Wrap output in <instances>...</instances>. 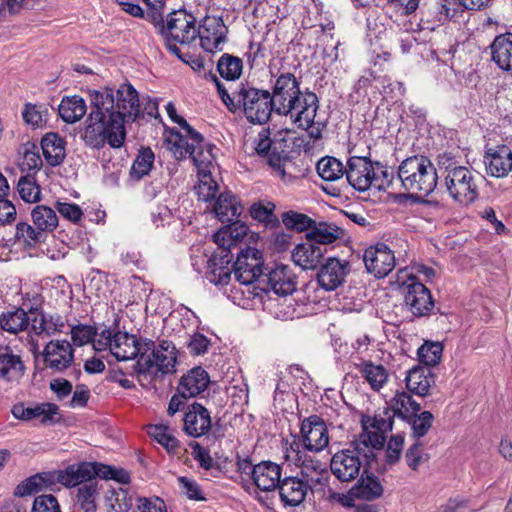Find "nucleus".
<instances>
[{
  "label": "nucleus",
  "mask_w": 512,
  "mask_h": 512,
  "mask_svg": "<svg viewBox=\"0 0 512 512\" xmlns=\"http://www.w3.org/2000/svg\"><path fill=\"white\" fill-rule=\"evenodd\" d=\"M31 217L34 225L43 233L51 232L58 226V216L56 212L48 206H36L31 212Z\"/></svg>",
  "instance_id": "obj_47"
},
{
  "label": "nucleus",
  "mask_w": 512,
  "mask_h": 512,
  "mask_svg": "<svg viewBox=\"0 0 512 512\" xmlns=\"http://www.w3.org/2000/svg\"><path fill=\"white\" fill-rule=\"evenodd\" d=\"M30 317L22 308L5 311L0 314V328L10 334H18L25 331L30 325Z\"/></svg>",
  "instance_id": "obj_36"
},
{
  "label": "nucleus",
  "mask_w": 512,
  "mask_h": 512,
  "mask_svg": "<svg viewBox=\"0 0 512 512\" xmlns=\"http://www.w3.org/2000/svg\"><path fill=\"white\" fill-rule=\"evenodd\" d=\"M242 60L230 54H223L217 63L219 74L226 80L238 79L242 74Z\"/></svg>",
  "instance_id": "obj_53"
},
{
  "label": "nucleus",
  "mask_w": 512,
  "mask_h": 512,
  "mask_svg": "<svg viewBox=\"0 0 512 512\" xmlns=\"http://www.w3.org/2000/svg\"><path fill=\"white\" fill-rule=\"evenodd\" d=\"M54 484L53 473H41L29 477L22 483H20L14 494L19 497L32 495L41 490L48 489Z\"/></svg>",
  "instance_id": "obj_40"
},
{
  "label": "nucleus",
  "mask_w": 512,
  "mask_h": 512,
  "mask_svg": "<svg viewBox=\"0 0 512 512\" xmlns=\"http://www.w3.org/2000/svg\"><path fill=\"white\" fill-rule=\"evenodd\" d=\"M278 490L284 505L298 506L305 500L309 484L305 483L298 475L289 476L281 480Z\"/></svg>",
  "instance_id": "obj_25"
},
{
  "label": "nucleus",
  "mask_w": 512,
  "mask_h": 512,
  "mask_svg": "<svg viewBox=\"0 0 512 512\" xmlns=\"http://www.w3.org/2000/svg\"><path fill=\"white\" fill-rule=\"evenodd\" d=\"M268 285L275 294L287 296L296 290V277L292 270L285 265H279L268 274Z\"/></svg>",
  "instance_id": "obj_28"
},
{
  "label": "nucleus",
  "mask_w": 512,
  "mask_h": 512,
  "mask_svg": "<svg viewBox=\"0 0 512 512\" xmlns=\"http://www.w3.org/2000/svg\"><path fill=\"white\" fill-rule=\"evenodd\" d=\"M70 334L73 343L77 346H83L90 342H92V345L94 346V340L99 336V333L96 332V329L93 326L85 324L73 326Z\"/></svg>",
  "instance_id": "obj_63"
},
{
  "label": "nucleus",
  "mask_w": 512,
  "mask_h": 512,
  "mask_svg": "<svg viewBox=\"0 0 512 512\" xmlns=\"http://www.w3.org/2000/svg\"><path fill=\"white\" fill-rule=\"evenodd\" d=\"M433 9L435 20L441 23L456 18L460 13L459 1L457 2L456 0H439Z\"/></svg>",
  "instance_id": "obj_62"
},
{
  "label": "nucleus",
  "mask_w": 512,
  "mask_h": 512,
  "mask_svg": "<svg viewBox=\"0 0 512 512\" xmlns=\"http://www.w3.org/2000/svg\"><path fill=\"white\" fill-rule=\"evenodd\" d=\"M25 366L21 357L8 347H0V378L6 382L18 383L24 375Z\"/></svg>",
  "instance_id": "obj_27"
},
{
  "label": "nucleus",
  "mask_w": 512,
  "mask_h": 512,
  "mask_svg": "<svg viewBox=\"0 0 512 512\" xmlns=\"http://www.w3.org/2000/svg\"><path fill=\"white\" fill-rule=\"evenodd\" d=\"M304 448L311 452H321L329 444V432L326 423L317 415L305 418L300 427Z\"/></svg>",
  "instance_id": "obj_13"
},
{
  "label": "nucleus",
  "mask_w": 512,
  "mask_h": 512,
  "mask_svg": "<svg viewBox=\"0 0 512 512\" xmlns=\"http://www.w3.org/2000/svg\"><path fill=\"white\" fill-rule=\"evenodd\" d=\"M17 190L21 199L27 203H36L41 199L40 186L32 173H27L19 178Z\"/></svg>",
  "instance_id": "obj_51"
},
{
  "label": "nucleus",
  "mask_w": 512,
  "mask_h": 512,
  "mask_svg": "<svg viewBox=\"0 0 512 512\" xmlns=\"http://www.w3.org/2000/svg\"><path fill=\"white\" fill-rule=\"evenodd\" d=\"M285 459L300 468L299 477L303 478L317 469L322 470L325 466L321 461L313 459L299 450V444L294 441L285 451Z\"/></svg>",
  "instance_id": "obj_34"
},
{
  "label": "nucleus",
  "mask_w": 512,
  "mask_h": 512,
  "mask_svg": "<svg viewBox=\"0 0 512 512\" xmlns=\"http://www.w3.org/2000/svg\"><path fill=\"white\" fill-rule=\"evenodd\" d=\"M235 97L251 123L267 122L274 111L273 99L267 90L242 86L235 91Z\"/></svg>",
  "instance_id": "obj_7"
},
{
  "label": "nucleus",
  "mask_w": 512,
  "mask_h": 512,
  "mask_svg": "<svg viewBox=\"0 0 512 512\" xmlns=\"http://www.w3.org/2000/svg\"><path fill=\"white\" fill-rule=\"evenodd\" d=\"M44 365L53 372H63L74 360V350L67 340H51L42 352Z\"/></svg>",
  "instance_id": "obj_17"
},
{
  "label": "nucleus",
  "mask_w": 512,
  "mask_h": 512,
  "mask_svg": "<svg viewBox=\"0 0 512 512\" xmlns=\"http://www.w3.org/2000/svg\"><path fill=\"white\" fill-rule=\"evenodd\" d=\"M302 93L299 82L294 74L289 72L280 74L275 80L273 93L271 94L274 111L277 114H281Z\"/></svg>",
  "instance_id": "obj_16"
},
{
  "label": "nucleus",
  "mask_w": 512,
  "mask_h": 512,
  "mask_svg": "<svg viewBox=\"0 0 512 512\" xmlns=\"http://www.w3.org/2000/svg\"><path fill=\"white\" fill-rule=\"evenodd\" d=\"M362 428L374 429L384 434L392 430L393 418L390 408L385 407L374 416L365 415L361 419Z\"/></svg>",
  "instance_id": "obj_50"
},
{
  "label": "nucleus",
  "mask_w": 512,
  "mask_h": 512,
  "mask_svg": "<svg viewBox=\"0 0 512 512\" xmlns=\"http://www.w3.org/2000/svg\"><path fill=\"white\" fill-rule=\"evenodd\" d=\"M347 273V262H341L336 258H329L321 266L317 274V280L323 289L333 291L344 282Z\"/></svg>",
  "instance_id": "obj_23"
},
{
  "label": "nucleus",
  "mask_w": 512,
  "mask_h": 512,
  "mask_svg": "<svg viewBox=\"0 0 512 512\" xmlns=\"http://www.w3.org/2000/svg\"><path fill=\"white\" fill-rule=\"evenodd\" d=\"M43 156L52 167L60 165L66 156V141L57 133H47L41 139Z\"/></svg>",
  "instance_id": "obj_29"
},
{
  "label": "nucleus",
  "mask_w": 512,
  "mask_h": 512,
  "mask_svg": "<svg viewBox=\"0 0 512 512\" xmlns=\"http://www.w3.org/2000/svg\"><path fill=\"white\" fill-rule=\"evenodd\" d=\"M213 211L221 222H232L241 215L243 207L231 192H225L216 200Z\"/></svg>",
  "instance_id": "obj_32"
},
{
  "label": "nucleus",
  "mask_w": 512,
  "mask_h": 512,
  "mask_svg": "<svg viewBox=\"0 0 512 512\" xmlns=\"http://www.w3.org/2000/svg\"><path fill=\"white\" fill-rule=\"evenodd\" d=\"M43 237V232L28 223L21 222L16 225L15 238L27 248H34L43 240Z\"/></svg>",
  "instance_id": "obj_54"
},
{
  "label": "nucleus",
  "mask_w": 512,
  "mask_h": 512,
  "mask_svg": "<svg viewBox=\"0 0 512 512\" xmlns=\"http://www.w3.org/2000/svg\"><path fill=\"white\" fill-rule=\"evenodd\" d=\"M434 416L429 411H422L415 413L408 418V423L411 427V435L419 440L425 436L432 427Z\"/></svg>",
  "instance_id": "obj_56"
},
{
  "label": "nucleus",
  "mask_w": 512,
  "mask_h": 512,
  "mask_svg": "<svg viewBox=\"0 0 512 512\" xmlns=\"http://www.w3.org/2000/svg\"><path fill=\"white\" fill-rule=\"evenodd\" d=\"M405 304L418 317L428 314L434 306L429 289L419 281L406 284Z\"/></svg>",
  "instance_id": "obj_21"
},
{
  "label": "nucleus",
  "mask_w": 512,
  "mask_h": 512,
  "mask_svg": "<svg viewBox=\"0 0 512 512\" xmlns=\"http://www.w3.org/2000/svg\"><path fill=\"white\" fill-rule=\"evenodd\" d=\"M195 145L190 151L189 157L192 158L193 163L197 167L198 173H210L215 159L212 150L213 145L205 143L204 138L201 136V141H194Z\"/></svg>",
  "instance_id": "obj_38"
},
{
  "label": "nucleus",
  "mask_w": 512,
  "mask_h": 512,
  "mask_svg": "<svg viewBox=\"0 0 512 512\" xmlns=\"http://www.w3.org/2000/svg\"><path fill=\"white\" fill-rule=\"evenodd\" d=\"M233 255L225 249L215 252L207 262L206 278L215 285H227L231 279Z\"/></svg>",
  "instance_id": "obj_22"
},
{
  "label": "nucleus",
  "mask_w": 512,
  "mask_h": 512,
  "mask_svg": "<svg viewBox=\"0 0 512 512\" xmlns=\"http://www.w3.org/2000/svg\"><path fill=\"white\" fill-rule=\"evenodd\" d=\"M168 143L171 144V150L178 159L189 157L190 151L195 145V142H193L187 131H185L184 135L172 133L168 139Z\"/></svg>",
  "instance_id": "obj_59"
},
{
  "label": "nucleus",
  "mask_w": 512,
  "mask_h": 512,
  "mask_svg": "<svg viewBox=\"0 0 512 512\" xmlns=\"http://www.w3.org/2000/svg\"><path fill=\"white\" fill-rule=\"evenodd\" d=\"M318 108L319 101L316 94L303 92L280 115L289 116L298 128L307 130L313 126Z\"/></svg>",
  "instance_id": "obj_10"
},
{
  "label": "nucleus",
  "mask_w": 512,
  "mask_h": 512,
  "mask_svg": "<svg viewBox=\"0 0 512 512\" xmlns=\"http://www.w3.org/2000/svg\"><path fill=\"white\" fill-rule=\"evenodd\" d=\"M398 178L413 199L428 196L438 184L437 169L425 156H412L403 160L398 167Z\"/></svg>",
  "instance_id": "obj_2"
},
{
  "label": "nucleus",
  "mask_w": 512,
  "mask_h": 512,
  "mask_svg": "<svg viewBox=\"0 0 512 512\" xmlns=\"http://www.w3.org/2000/svg\"><path fill=\"white\" fill-rule=\"evenodd\" d=\"M343 234V231L333 223H319L307 232V240L317 245H326L335 242Z\"/></svg>",
  "instance_id": "obj_41"
},
{
  "label": "nucleus",
  "mask_w": 512,
  "mask_h": 512,
  "mask_svg": "<svg viewBox=\"0 0 512 512\" xmlns=\"http://www.w3.org/2000/svg\"><path fill=\"white\" fill-rule=\"evenodd\" d=\"M429 459V454L425 451L423 443L419 440H416L405 454L406 463L413 471L418 470L419 467L428 462Z\"/></svg>",
  "instance_id": "obj_61"
},
{
  "label": "nucleus",
  "mask_w": 512,
  "mask_h": 512,
  "mask_svg": "<svg viewBox=\"0 0 512 512\" xmlns=\"http://www.w3.org/2000/svg\"><path fill=\"white\" fill-rule=\"evenodd\" d=\"M54 484L53 473H41L29 477L22 483H20L14 494L19 497L32 495L41 490L48 489Z\"/></svg>",
  "instance_id": "obj_39"
},
{
  "label": "nucleus",
  "mask_w": 512,
  "mask_h": 512,
  "mask_svg": "<svg viewBox=\"0 0 512 512\" xmlns=\"http://www.w3.org/2000/svg\"><path fill=\"white\" fill-rule=\"evenodd\" d=\"M210 412L200 403L194 402L188 406L183 418L184 432L194 438L206 435L211 429Z\"/></svg>",
  "instance_id": "obj_19"
},
{
  "label": "nucleus",
  "mask_w": 512,
  "mask_h": 512,
  "mask_svg": "<svg viewBox=\"0 0 512 512\" xmlns=\"http://www.w3.org/2000/svg\"><path fill=\"white\" fill-rule=\"evenodd\" d=\"M390 409L394 412V415L408 419L415 413L420 412L421 406L411 395L402 391L397 392L390 400Z\"/></svg>",
  "instance_id": "obj_45"
},
{
  "label": "nucleus",
  "mask_w": 512,
  "mask_h": 512,
  "mask_svg": "<svg viewBox=\"0 0 512 512\" xmlns=\"http://www.w3.org/2000/svg\"><path fill=\"white\" fill-rule=\"evenodd\" d=\"M163 35L169 51L173 54L180 53L177 43L189 44L196 39V20L192 14L185 10H177L169 13Z\"/></svg>",
  "instance_id": "obj_8"
},
{
  "label": "nucleus",
  "mask_w": 512,
  "mask_h": 512,
  "mask_svg": "<svg viewBox=\"0 0 512 512\" xmlns=\"http://www.w3.org/2000/svg\"><path fill=\"white\" fill-rule=\"evenodd\" d=\"M198 185L195 187L199 200L208 202L212 200L218 192V184L212 178L210 173H198Z\"/></svg>",
  "instance_id": "obj_60"
},
{
  "label": "nucleus",
  "mask_w": 512,
  "mask_h": 512,
  "mask_svg": "<svg viewBox=\"0 0 512 512\" xmlns=\"http://www.w3.org/2000/svg\"><path fill=\"white\" fill-rule=\"evenodd\" d=\"M275 205L271 202L254 203L251 206V217L259 222L264 223L266 227H275L279 224V219L274 213Z\"/></svg>",
  "instance_id": "obj_55"
},
{
  "label": "nucleus",
  "mask_w": 512,
  "mask_h": 512,
  "mask_svg": "<svg viewBox=\"0 0 512 512\" xmlns=\"http://www.w3.org/2000/svg\"><path fill=\"white\" fill-rule=\"evenodd\" d=\"M149 347V352L142 353L135 365L140 381L156 377L159 373L166 375L176 372L178 351L171 341L160 340L157 346L152 341Z\"/></svg>",
  "instance_id": "obj_5"
},
{
  "label": "nucleus",
  "mask_w": 512,
  "mask_h": 512,
  "mask_svg": "<svg viewBox=\"0 0 512 512\" xmlns=\"http://www.w3.org/2000/svg\"><path fill=\"white\" fill-rule=\"evenodd\" d=\"M360 372L375 391L380 390L388 381V372L381 364H374L370 361L363 362Z\"/></svg>",
  "instance_id": "obj_46"
},
{
  "label": "nucleus",
  "mask_w": 512,
  "mask_h": 512,
  "mask_svg": "<svg viewBox=\"0 0 512 512\" xmlns=\"http://www.w3.org/2000/svg\"><path fill=\"white\" fill-rule=\"evenodd\" d=\"M152 345L150 339H136L134 335L127 332H113L109 329H104L99 333V336L94 340V349L96 351H104L109 349L111 354L118 361H127L135 357H140L142 353L149 352Z\"/></svg>",
  "instance_id": "obj_6"
},
{
  "label": "nucleus",
  "mask_w": 512,
  "mask_h": 512,
  "mask_svg": "<svg viewBox=\"0 0 512 512\" xmlns=\"http://www.w3.org/2000/svg\"><path fill=\"white\" fill-rule=\"evenodd\" d=\"M325 252V248L307 240L293 249L291 257L295 265L303 270H312L320 264Z\"/></svg>",
  "instance_id": "obj_24"
},
{
  "label": "nucleus",
  "mask_w": 512,
  "mask_h": 512,
  "mask_svg": "<svg viewBox=\"0 0 512 512\" xmlns=\"http://www.w3.org/2000/svg\"><path fill=\"white\" fill-rule=\"evenodd\" d=\"M54 483H60L67 488L80 487L84 483L93 482L97 476V463L81 462L71 464L63 470L54 471Z\"/></svg>",
  "instance_id": "obj_18"
},
{
  "label": "nucleus",
  "mask_w": 512,
  "mask_h": 512,
  "mask_svg": "<svg viewBox=\"0 0 512 512\" xmlns=\"http://www.w3.org/2000/svg\"><path fill=\"white\" fill-rule=\"evenodd\" d=\"M235 278L244 285L254 283L263 273L261 251L253 247L241 250L234 263Z\"/></svg>",
  "instance_id": "obj_12"
},
{
  "label": "nucleus",
  "mask_w": 512,
  "mask_h": 512,
  "mask_svg": "<svg viewBox=\"0 0 512 512\" xmlns=\"http://www.w3.org/2000/svg\"><path fill=\"white\" fill-rule=\"evenodd\" d=\"M250 470L251 478L255 486L261 491H273L279 487L281 482L282 468L279 464L272 461H262L254 466L244 461L240 469Z\"/></svg>",
  "instance_id": "obj_14"
},
{
  "label": "nucleus",
  "mask_w": 512,
  "mask_h": 512,
  "mask_svg": "<svg viewBox=\"0 0 512 512\" xmlns=\"http://www.w3.org/2000/svg\"><path fill=\"white\" fill-rule=\"evenodd\" d=\"M316 169L324 181L333 182L345 175L346 167L337 158L326 156L318 161Z\"/></svg>",
  "instance_id": "obj_48"
},
{
  "label": "nucleus",
  "mask_w": 512,
  "mask_h": 512,
  "mask_svg": "<svg viewBox=\"0 0 512 512\" xmlns=\"http://www.w3.org/2000/svg\"><path fill=\"white\" fill-rule=\"evenodd\" d=\"M91 112L86 119L82 135L85 144L101 148L108 143L112 148L123 146L126 138L125 122H133L140 114L136 89L123 83L116 91V101L111 88L89 90Z\"/></svg>",
  "instance_id": "obj_1"
},
{
  "label": "nucleus",
  "mask_w": 512,
  "mask_h": 512,
  "mask_svg": "<svg viewBox=\"0 0 512 512\" xmlns=\"http://www.w3.org/2000/svg\"><path fill=\"white\" fill-rule=\"evenodd\" d=\"M98 495L99 488L96 481L84 483L76 490L75 504L84 512H96Z\"/></svg>",
  "instance_id": "obj_42"
},
{
  "label": "nucleus",
  "mask_w": 512,
  "mask_h": 512,
  "mask_svg": "<svg viewBox=\"0 0 512 512\" xmlns=\"http://www.w3.org/2000/svg\"><path fill=\"white\" fill-rule=\"evenodd\" d=\"M443 185L450 198L463 206L472 204L479 196L478 177L466 166L442 155L438 160Z\"/></svg>",
  "instance_id": "obj_3"
},
{
  "label": "nucleus",
  "mask_w": 512,
  "mask_h": 512,
  "mask_svg": "<svg viewBox=\"0 0 512 512\" xmlns=\"http://www.w3.org/2000/svg\"><path fill=\"white\" fill-rule=\"evenodd\" d=\"M484 164L488 175L505 177L512 171V150L506 145L488 148L484 154Z\"/></svg>",
  "instance_id": "obj_20"
},
{
  "label": "nucleus",
  "mask_w": 512,
  "mask_h": 512,
  "mask_svg": "<svg viewBox=\"0 0 512 512\" xmlns=\"http://www.w3.org/2000/svg\"><path fill=\"white\" fill-rule=\"evenodd\" d=\"M345 175L349 184L361 192L367 191L371 187L387 190L392 185L390 174L385 167L364 156L349 157Z\"/></svg>",
  "instance_id": "obj_4"
},
{
  "label": "nucleus",
  "mask_w": 512,
  "mask_h": 512,
  "mask_svg": "<svg viewBox=\"0 0 512 512\" xmlns=\"http://www.w3.org/2000/svg\"><path fill=\"white\" fill-rule=\"evenodd\" d=\"M155 155L150 148H142L133 161L130 175L135 180H140L148 175L153 167Z\"/></svg>",
  "instance_id": "obj_52"
},
{
  "label": "nucleus",
  "mask_w": 512,
  "mask_h": 512,
  "mask_svg": "<svg viewBox=\"0 0 512 512\" xmlns=\"http://www.w3.org/2000/svg\"><path fill=\"white\" fill-rule=\"evenodd\" d=\"M105 501L113 512H128L133 505L132 496L122 487L109 489Z\"/></svg>",
  "instance_id": "obj_49"
},
{
  "label": "nucleus",
  "mask_w": 512,
  "mask_h": 512,
  "mask_svg": "<svg viewBox=\"0 0 512 512\" xmlns=\"http://www.w3.org/2000/svg\"><path fill=\"white\" fill-rule=\"evenodd\" d=\"M87 111L85 100L79 95L66 96L59 105V115L66 123L79 121Z\"/></svg>",
  "instance_id": "obj_37"
},
{
  "label": "nucleus",
  "mask_w": 512,
  "mask_h": 512,
  "mask_svg": "<svg viewBox=\"0 0 512 512\" xmlns=\"http://www.w3.org/2000/svg\"><path fill=\"white\" fill-rule=\"evenodd\" d=\"M492 60L504 70H512V33H504L495 37L490 45Z\"/></svg>",
  "instance_id": "obj_30"
},
{
  "label": "nucleus",
  "mask_w": 512,
  "mask_h": 512,
  "mask_svg": "<svg viewBox=\"0 0 512 512\" xmlns=\"http://www.w3.org/2000/svg\"><path fill=\"white\" fill-rule=\"evenodd\" d=\"M227 33L228 27L221 16L206 15L196 26V37L199 38L200 46L210 53L223 49Z\"/></svg>",
  "instance_id": "obj_9"
},
{
  "label": "nucleus",
  "mask_w": 512,
  "mask_h": 512,
  "mask_svg": "<svg viewBox=\"0 0 512 512\" xmlns=\"http://www.w3.org/2000/svg\"><path fill=\"white\" fill-rule=\"evenodd\" d=\"M31 512H61V509L55 496L40 495L35 498Z\"/></svg>",
  "instance_id": "obj_64"
},
{
  "label": "nucleus",
  "mask_w": 512,
  "mask_h": 512,
  "mask_svg": "<svg viewBox=\"0 0 512 512\" xmlns=\"http://www.w3.org/2000/svg\"><path fill=\"white\" fill-rule=\"evenodd\" d=\"M362 430V433L353 445L360 451L365 459L369 460L370 458H374L373 451L375 449H381L383 447L386 436L384 433L374 429L362 428Z\"/></svg>",
  "instance_id": "obj_35"
},
{
  "label": "nucleus",
  "mask_w": 512,
  "mask_h": 512,
  "mask_svg": "<svg viewBox=\"0 0 512 512\" xmlns=\"http://www.w3.org/2000/svg\"><path fill=\"white\" fill-rule=\"evenodd\" d=\"M367 271L377 278L387 276L395 267L393 251L384 243L368 247L363 256Z\"/></svg>",
  "instance_id": "obj_15"
},
{
  "label": "nucleus",
  "mask_w": 512,
  "mask_h": 512,
  "mask_svg": "<svg viewBox=\"0 0 512 512\" xmlns=\"http://www.w3.org/2000/svg\"><path fill=\"white\" fill-rule=\"evenodd\" d=\"M148 434L168 451H174L179 446L178 440L172 435L167 425H150L148 427Z\"/></svg>",
  "instance_id": "obj_57"
},
{
  "label": "nucleus",
  "mask_w": 512,
  "mask_h": 512,
  "mask_svg": "<svg viewBox=\"0 0 512 512\" xmlns=\"http://www.w3.org/2000/svg\"><path fill=\"white\" fill-rule=\"evenodd\" d=\"M443 346L440 342L426 341L418 349L419 361L426 366L437 365L442 357Z\"/></svg>",
  "instance_id": "obj_58"
},
{
  "label": "nucleus",
  "mask_w": 512,
  "mask_h": 512,
  "mask_svg": "<svg viewBox=\"0 0 512 512\" xmlns=\"http://www.w3.org/2000/svg\"><path fill=\"white\" fill-rule=\"evenodd\" d=\"M405 381L411 393L423 397L429 394L434 384V376L429 369L416 366L408 371Z\"/></svg>",
  "instance_id": "obj_31"
},
{
  "label": "nucleus",
  "mask_w": 512,
  "mask_h": 512,
  "mask_svg": "<svg viewBox=\"0 0 512 512\" xmlns=\"http://www.w3.org/2000/svg\"><path fill=\"white\" fill-rule=\"evenodd\" d=\"M247 232L248 227L246 224L235 221L230 225L220 228L213 238L220 250L230 251V248L241 241L247 235Z\"/></svg>",
  "instance_id": "obj_33"
},
{
  "label": "nucleus",
  "mask_w": 512,
  "mask_h": 512,
  "mask_svg": "<svg viewBox=\"0 0 512 512\" xmlns=\"http://www.w3.org/2000/svg\"><path fill=\"white\" fill-rule=\"evenodd\" d=\"M352 494L355 497L371 501L383 494V487L377 477L366 475V477L362 476L352 488Z\"/></svg>",
  "instance_id": "obj_44"
},
{
  "label": "nucleus",
  "mask_w": 512,
  "mask_h": 512,
  "mask_svg": "<svg viewBox=\"0 0 512 512\" xmlns=\"http://www.w3.org/2000/svg\"><path fill=\"white\" fill-rule=\"evenodd\" d=\"M209 383L210 377L207 371L202 367H194L181 377L177 391L192 398L204 392Z\"/></svg>",
  "instance_id": "obj_26"
},
{
  "label": "nucleus",
  "mask_w": 512,
  "mask_h": 512,
  "mask_svg": "<svg viewBox=\"0 0 512 512\" xmlns=\"http://www.w3.org/2000/svg\"><path fill=\"white\" fill-rule=\"evenodd\" d=\"M361 456L354 446L336 452L330 462L332 474L341 482L355 480L363 467Z\"/></svg>",
  "instance_id": "obj_11"
},
{
  "label": "nucleus",
  "mask_w": 512,
  "mask_h": 512,
  "mask_svg": "<svg viewBox=\"0 0 512 512\" xmlns=\"http://www.w3.org/2000/svg\"><path fill=\"white\" fill-rule=\"evenodd\" d=\"M21 160L19 167L21 171H27V173L36 174L43 166L39 148L36 144L27 142L24 143L19 150Z\"/></svg>",
  "instance_id": "obj_43"
}]
</instances>
